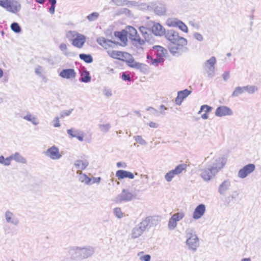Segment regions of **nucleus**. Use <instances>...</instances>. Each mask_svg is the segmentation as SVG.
I'll return each instance as SVG.
<instances>
[{
    "label": "nucleus",
    "instance_id": "1",
    "mask_svg": "<svg viewBox=\"0 0 261 261\" xmlns=\"http://www.w3.org/2000/svg\"><path fill=\"white\" fill-rule=\"evenodd\" d=\"M164 35L167 39L170 41L168 49L173 56L179 57L188 51V48L186 46L188 42L187 40L179 36L177 32L173 29L168 30Z\"/></svg>",
    "mask_w": 261,
    "mask_h": 261
},
{
    "label": "nucleus",
    "instance_id": "2",
    "mask_svg": "<svg viewBox=\"0 0 261 261\" xmlns=\"http://www.w3.org/2000/svg\"><path fill=\"white\" fill-rule=\"evenodd\" d=\"M0 6L14 14L19 12L21 8L20 3L16 0H0Z\"/></svg>",
    "mask_w": 261,
    "mask_h": 261
},
{
    "label": "nucleus",
    "instance_id": "3",
    "mask_svg": "<svg viewBox=\"0 0 261 261\" xmlns=\"http://www.w3.org/2000/svg\"><path fill=\"white\" fill-rule=\"evenodd\" d=\"M127 58L125 59H122V61L125 62L128 67L136 69H140L141 71L146 70V65L144 64L136 62L131 55L130 57Z\"/></svg>",
    "mask_w": 261,
    "mask_h": 261
},
{
    "label": "nucleus",
    "instance_id": "4",
    "mask_svg": "<svg viewBox=\"0 0 261 261\" xmlns=\"http://www.w3.org/2000/svg\"><path fill=\"white\" fill-rule=\"evenodd\" d=\"M158 224V220L155 217L149 216L143 219L139 225L145 231Z\"/></svg>",
    "mask_w": 261,
    "mask_h": 261
},
{
    "label": "nucleus",
    "instance_id": "5",
    "mask_svg": "<svg viewBox=\"0 0 261 261\" xmlns=\"http://www.w3.org/2000/svg\"><path fill=\"white\" fill-rule=\"evenodd\" d=\"M139 30L146 42L149 44H152L154 43L155 40L151 33L150 28L141 26L139 28Z\"/></svg>",
    "mask_w": 261,
    "mask_h": 261
},
{
    "label": "nucleus",
    "instance_id": "6",
    "mask_svg": "<svg viewBox=\"0 0 261 261\" xmlns=\"http://www.w3.org/2000/svg\"><path fill=\"white\" fill-rule=\"evenodd\" d=\"M216 167H211V165H208L207 168H206L201 170L200 175L201 177L205 181L210 180L213 176H214L217 173Z\"/></svg>",
    "mask_w": 261,
    "mask_h": 261
},
{
    "label": "nucleus",
    "instance_id": "7",
    "mask_svg": "<svg viewBox=\"0 0 261 261\" xmlns=\"http://www.w3.org/2000/svg\"><path fill=\"white\" fill-rule=\"evenodd\" d=\"M186 241V244L189 247V249L195 251L197 248L199 246V239L196 234L190 233V236H188Z\"/></svg>",
    "mask_w": 261,
    "mask_h": 261
},
{
    "label": "nucleus",
    "instance_id": "8",
    "mask_svg": "<svg viewBox=\"0 0 261 261\" xmlns=\"http://www.w3.org/2000/svg\"><path fill=\"white\" fill-rule=\"evenodd\" d=\"M136 198V195L132 194L128 190H122L120 194L116 198V201L120 202L122 201H129Z\"/></svg>",
    "mask_w": 261,
    "mask_h": 261
},
{
    "label": "nucleus",
    "instance_id": "9",
    "mask_svg": "<svg viewBox=\"0 0 261 261\" xmlns=\"http://www.w3.org/2000/svg\"><path fill=\"white\" fill-rule=\"evenodd\" d=\"M255 169L254 164H248L240 169L238 172V176L241 178H245L249 174L253 172Z\"/></svg>",
    "mask_w": 261,
    "mask_h": 261
},
{
    "label": "nucleus",
    "instance_id": "10",
    "mask_svg": "<svg viewBox=\"0 0 261 261\" xmlns=\"http://www.w3.org/2000/svg\"><path fill=\"white\" fill-rule=\"evenodd\" d=\"M67 256L71 259L81 260L80 247H70L67 249Z\"/></svg>",
    "mask_w": 261,
    "mask_h": 261
},
{
    "label": "nucleus",
    "instance_id": "11",
    "mask_svg": "<svg viewBox=\"0 0 261 261\" xmlns=\"http://www.w3.org/2000/svg\"><path fill=\"white\" fill-rule=\"evenodd\" d=\"M45 154L52 160H58L62 156L59 148L55 145L48 148L45 152Z\"/></svg>",
    "mask_w": 261,
    "mask_h": 261
},
{
    "label": "nucleus",
    "instance_id": "12",
    "mask_svg": "<svg viewBox=\"0 0 261 261\" xmlns=\"http://www.w3.org/2000/svg\"><path fill=\"white\" fill-rule=\"evenodd\" d=\"M215 114L217 117L231 116L233 115V112L227 106H220L216 109Z\"/></svg>",
    "mask_w": 261,
    "mask_h": 261
},
{
    "label": "nucleus",
    "instance_id": "13",
    "mask_svg": "<svg viewBox=\"0 0 261 261\" xmlns=\"http://www.w3.org/2000/svg\"><path fill=\"white\" fill-rule=\"evenodd\" d=\"M152 35L156 36H162L165 35L166 31L159 23L153 22V25L150 28Z\"/></svg>",
    "mask_w": 261,
    "mask_h": 261
},
{
    "label": "nucleus",
    "instance_id": "14",
    "mask_svg": "<svg viewBox=\"0 0 261 261\" xmlns=\"http://www.w3.org/2000/svg\"><path fill=\"white\" fill-rule=\"evenodd\" d=\"M152 49L156 51L155 54L156 58L163 63L165 60L164 57L168 54L167 50L160 45H154Z\"/></svg>",
    "mask_w": 261,
    "mask_h": 261
},
{
    "label": "nucleus",
    "instance_id": "15",
    "mask_svg": "<svg viewBox=\"0 0 261 261\" xmlns=\"http://www.w3.org/2000/svg\"><path fill=\"white\" fill-rule=\"evenodd\" d=\"M191 93L192 91L187 89L178 91L177 96L175 99L176 104L178 106L181 105L184 99L187 98Z\"/></svg>",
    "mask_w": 261,
    "mask_h": 261
},
{
    "label": "nucleus",
    "instance_id": "16",
    "mask_svg": "<svg viewBox=\"0 0 261 261\" xmlns=\"http://www.w3.org/2000/svg\"><path fill=\"white\" fill-rule=\"evenodd\" d=\"M108 53L109 55L114 58V59H117L119 60H121L122 59H125L128 58L127 57L130 56V54L124 51H116V50H113L111 51H108Z\"/></svg>",
    "mask_w": 261,
    "mask_h": 261
},
{
    "label": "nucleus",
    "instance_id": "17",
    "mask_svg": "<svg viewBox=\"0 0 261 261\" xmlns=\"http://www.w3.org/2000/svg\"><path fill=\"white\" fill-rule=\"evenodd\" d=\"M59 75L63 79H71L75 77L76 73L73 68H67L62 69Z\"/></svg>",
    "mask_w": 261,
    "mask_h": 261
},
{
    "label": "nucleus",
    "instance_id": "18",
    "mask_svg": "<svg viewBox=\"0 0 261 261\" xmlns=\"http://www.w3.org/2000/svg\"><path fill=\"white\" fill-rule=\"evenodd\" d=\"M76 37L72 39V44L78 48H81L86 41V37L82 34L76 33Z\"/></svg>",
    "mask_w": 261,
    "mask_h": 261
},
{
    "label": "nucleus",
    "instance_id": "19",
    "mask_svg": "<svg viewBox=\"0 0 261 261\" xmlns=\"http://www.w3.org/2000/svg\"><path fill=\"white\" fill-rule=\"evenodd\" d=\"M205 212V206L204 204H200L194 210L193 218L195 220L200 219L203 216Z\"/></svg>",
    "mask_w": 261,
    "mask_h": 261
},
{
    "label": "nucleus",
    "instance_id": "20",
    "mask_svg": "<svg viewBox=\"0 0 261 261\" xmlns=\"http://www.w3.org/2000/svg\"><path fill=\"white\" fill-rule=\"evenodd\" d=\"M5 217L7 223H11L15 226H17L19 224V220L10 211L8 210L6 212Z\"/></svg>",
    "mask_w": 261,
    "mask_h": 261
},
{
    "label": "nucleus",
    "instance_id": "21",
    "mask_svg": "<svg viewBox=\"0 0 261 261\" xmlns=\"http://www.w3.org/2000/svg\"><path fill=\"white\" fill-rule=\"evenodd\" d=\"M94 252V248L92 247L81 248L80 253L81 254V260L91 256Z\"/></svg>",
    "mask_w": 261,
    "mask_h": 261
},
{
    "label": "nucleus",
    "instance_id": "22",
    "mask_svg": "<svg viewBox=\"0 0 261 261\" xmlns=\"http://www.w3.org/2000/svg\"><path fill=\"white\" fill-rule=\"evenodd\" d=\"M116 176L119 179H122L125 178H128L131 179L134 178V175L132 172L124 170L117 171Z\"/></svg>",
    "mask_w": 261,
    "mask_h": 261
},
{
    "label": "nucleus",
    "instance_id": "23",
    "mask_svg": "<svg viewBox=\"0 0 261 261\" xmlns=\"http://www.w3.org/2000/svg\"><path fill=\"white\" fill-rule=\"evenodd\" d=\"M114 36L118 38L122 43L125 44H126L127 41V32L124 30L121 31H115L114 32Z\"/></svg>",
    "mask_w": 261,
    "mask_h": 261
},
{
    "label": "nucleus",
    "instance_id": "24",
    "mask_svg": "<svg viewBox=\"0 0 261 261\" xmlns=\"http://www.w3.org/2000/svg\"><path fill=\"white\" fill-rule=\"evenodd\" d=\"M89 165V162L87 160H76L74 163V166L77 169V171L85 170Z\"/></svg>",
    "mask_w": 261,
    "mask_h": 261
},
{
    "label": "nucleus",
    "instance_id": "25",
    "mask_svg": "<svg viewBox=\"0 0 261 261\" xmlns=\"http://www.w3.org/2000/svg\"><path fill=\"white\" fill-rule=\"evenodd\" d=\"M154 12L158 16H163L166 12V7L164 4H159L154 9Z\"/></svg>",
    "mask_w": 261,
    "mask_h": 261
},
{
    "label": "nucleus",
    "instance_id": "26",
    "mask_svg": "<svg viewBox=\"0 0 261 261\" xmlns=\"http://www.w3.org/2000/svg\"><path fill=\"white\" fill-rule=\"evenodd\" d=\"M230 187V182L228 180H225L219 187L218 192L221 195H224L226 191Z\"/></svg>",
    "mask_w": 261,
    "mask_h": 261
},
{
    "label": "nucleus",
    "instance_id": "27",
    "mask_svg": "<svg viewBox=\"0 0 261 261\" xmlns=\"http://www.w3.org/2000/svg\"><path fill=\"white\" fill-rule=\"evenodd\" d=\"M91 80V77L89 71L85 68L84 71L81 72V76L79 78V81L83 83H87L90 82Z\"/></svg>",
    "mask_w": 261,
    "mask_h": 261
},
{
    "label": "nucleus",
    "instance_id": "28",
    "mask_svg": "<svg viewBox=\"0 0 261 261\" xmlns=\"http://www.w3.org/2000/svg\"><path fill=\"white\" fill-rule=\"evenodd\" d=\"M226 162V159L223 158H219L218 159L215 160V162L213 163V165H211V167H216L217 173L218 170L224 167Z\"/></svg>",
    "mask_w": 261,
    "mask_h": 261
},
{
    "label": "nucleus",
    "instance_id": "29",
    "mask_svg": "<svg viewBox=\"0 0 261 261\" xmlns=\"http://www.w3.org/2000/svg\"><path fill=\"white\" fill-rule=\"evenodd\" d=\"M187 165L185 164H181L175 168V169L170 170V172L174 176V177L176 175L180 174L184 170H186L187 168Z\"/></svg>",
    "mask_w": 261,
    "mask_h": 261
},
{
    "label": "nucleus",
    "instance_id": "30",
    "mask_svg": "<svg viewBox=\"0 0 261 261\" xmlns=\"http://www.w3.org/2000/svg\"><path fill=\"white\" fill-rule=\"evenodd\" d=\"M145 230L140 226L139 224L133 229L132 232V238L136 239L141 236Z\"/></svg>",
    "mask_w": 261,
    "mask_h": 261
},
{
    "label": "nucleus",
    "instance_id": "31",
    "mask_svg": "<svg viewBox=\"0 0 261 261\" xmlns=\"http://www.w3.org/2000/svg\"><path fill=\"white\" fill-rule=\"evenodd\" d=\"M77 174H80L79 180L85 182L86 185H91L92 178L88 177L86 174L83 173L81 171H77Z\"/></svg>",
    "mask_w": 261,
    "mask_h": 261
},
{
    "label": "nucleus",
    "instance_id": "32",
    "mask_svg": "<svg viewBox=\"0 0 261 261\" xmlns=\"http://www.w3.org/2000/svg\"><path fill=\"white\" fill-rule=\"evenodd\" d=\"M11 156L12 158V160H15L16 162L22 164H26L27 160L23 158L19 153L15 152L14 154H12Z\"/></svg>",
    "mask_w": 261,
    "mask_h": 261
},
{
    "label": "nucleus",
    "instance_id": "33",
    "mask_svg": "<svg viewBox=\"0 0 261 261\" xmlns=\"http://www.w3.org/2000/svg\"><path fill=\"white\" fill-rule=\"evenodd\" d=\"M79 58L81 60H83L85 63L88 64L91 63L93 61V57L90 54H80L79 55Z\"/></svg>",
    "mask_w": 261,
    "mask_h": 261
},
{
    "label": "nucleus",
    "instance_id": "34",
    "mask_svg": "<svg viewBox=\"0 0 261 261\" xmlns=\"http://www.w3.org/2000/svg\"><path fill=\"white\" fill-rule=\"evenodd\" d=\"M73 131L71 129L67 130V133L71 138H76L80 141H83L84 140V134L82 131L77 135L73 134Z\"/></svg>",
    "mask_w": 261,
    "mask_h": 261
},
{
    "label": "nucleus",
    "instance_id": "35",
    "mask_svg": "<svg viewBox=\"0 0 261 261\" xmlns=\"http://www.w3.org/2000/svg\"><path fill=\"white\" fill-rule=\"evenodd\" d=\"M59 48L61 50H62L64 54L66 56H71V57H74L76 56V54L74 52H68L67 51V45L65 43H61L60 44L59 46Z\"/></svg>",
    "mask_w": 261,
    "mask_h": 261
},
{
    "label": "nucleus",
    "instance_id": "36",
    "mask_svg": "<svg viewBox=\"0 0 261 261\" xmlns=\"http://www.w3.org/2000/svg\"><path fill=\"white\" fill-rule=\"evenodd\" d=\"M126 31L127 32V34L129 35V39L132 40V38L134 37H136L139 35L138 34L137 31L136 30L135 28L132 26H128L127 27V30Z\"/></svg>",
    "mask_w": 261,
    "mask_h": 261
},
{
    "label": "nucleus",
    "instance_id": "37",
    "mask_svg": "<svg viewBox=\"0 0 261 261\" xmlns=\"http://www.w3.org/2000/svg\"><path fill=\"white\" fill-rule=\"evenodd\" d=\"M148 60V63L154 66H158L160 63H163L161 61H160L158 58L154 59L150 55H148L146 57Z\"/></svg>",
    "mask_w": 261,
    "mask_h": 261
},
{
    "label": "nucleus",
    "instance_id": "38",
    "mask_svg": "<svg viewBox=\"0 0 261 261\" xmlns=\"http://www.w3.org/2000/svg\"><path fill=\"white\" fill-rule=\"evenodd\" d=\"M23 119L28 121L31 122L34 125H36L39 124V122L37 120V117L32 115L30 114H28L27 115L24 116L23 117Z\"/></svg>",
    "mask_w": 261,
    "mask_h": 261
},
{
    "label": "nucleus",
    "instance_id": "39",
    "mask_svg": "<svg viewBox=\"0 0 261 261\" xmlns=\"http://www.w3.org/2000/svg\"><path fill=\"white\" fill-rule=\"evenodd\" d=\"M11 160H12V158L11 156V155L6 158H5L3 155L0 156V164H3L5 166L10 165Z\"/></svg>",
    "mask_w": 261,
    "mask_h": 261
},
{
    "label": "nucleus",
    "instance_id": "40",
    "mask_svg": "<svg viewBox=\"0 0 261 261\" xmlns=\"http://www.w3.org/2000/svg\"><path fill=\"white\" fill-rule=\"evenodd\" d=\"M10 28L11 30L15 33H19L21 31V28L18 23L16 22L12 23Z\"/></svg>",
    "mask_w": 261,
    "mask_h": 261
},
{
    "label": "nucleus",
    "instance_id": "41",
    "mask_svg": "<svg viewBox=\"0 0 261 261\" xmlns=\"http://www.w3.org/2000/svg\"><path fill=\"white\" fill-rule=\"evenodd\" d=\"M99 16V14L98 12H94L88 15L86 18L89 21H94L96 20Z\"/></svg>",
    "mask_w": 261,
    "mask_h": 261
},
{
    "label": "nucleus",
    "instance_id": "42",
    "mask_svg": "<svg viewBox=\"0 0 261 261\" xmlns=\"http://www.w3.org/2000/svg\"><path fill=\"white\" fill-rule=\"evenodd\" d=\"M245 91L243 89V87H237L235 88L234 90L232 92L231 94V97H238L239 95L242 94Z\"/></svg>",
    "mask_w": 261,
    "mask_h": 261
},
{
    "label": "nucleus",
    "instance_id": "43",
    "mask_svg": "<svg viewBox=\"0 0 261 261\" xmlns=\"http://www.w3.org/2000/svg\"><path fill=\"white\" fill-rule=\"evenodd\" d=\"M244 91H247L249 94H253L257 90V88L255 86L247 85L243 86Z\"/></svg>",
    "mask_w": 261,
    "mask_h": 261
},
{
    "label": "nucleus",
    "instance_id": "44",
    "mask_svg": "<svg viewBox=\"0 0 261 261\" xmlns=\"http://www.w3.org/2000/svg\"><path fill=\"white\" fill-rule=\"evenodd\" d=\"M216 63V59L215 57H212L210 59L206 60L204 63V67L209 66H215Z\"/></svg>",
    "mask_w": 261,
    "mask_h": 261
},
{
    "label": "nucleus",
    "instance_id": "45",
    "mask_svg": "<svg viewBox=\"0 0 261 261\" xmlns=\"http://www.w3.org/2000/svg\"><path fill=\"white\" fill-rule=\"evenodd\" d=\"M213 108L207 105H202L198 114H200L202 111H204L205 113H208L212 111Z\"/></svg>",
    "mask_w": 261,
    "mask_h": 261
},
{
    "label": "nucleus",
    "instance_id": "46",
    "mask_svg": "<svg viewBox=\"0 0 261 261\" xmlns=\"http://www.w3.org/2000/svg\"><path fill=\"white\" fill-rule=\"evenodd\" d=\"M176 27H178L181 31L185 33L188 32V28L187 26L181 20L178 21V25Z\"/></svg>",
    "mask_w": 261,
    "mask_h": 261
},
{
    "label": "nucleus",
    "instance_id": "47",
    "mask_svg": "<svg viewBox=\"0 0 261 261\" xmlns=\"http://www.w3.org/2000/svg\"><path fill=\"white\" fill-rule=\"evenodd\" d=\"M49 3L51 4L50 7L48 8V11L51 14H54L55 12V8L57 4L56 0H49Z\"/></svg>",
    "mask_w": 261,
    "mask_h": 261
},
{
    "label": "nucleus",
    "instance_id": "48",
    "mask_svg": "<svg viewBox=\"0 0 261 261\" xmlns=\"http://www.w3.org/2000/svg\"><path fill=\"white\" fill-rule=\"evenodd\" d=\"M96 41L100 45L102 46V47H106V45H105L104 44L106 42V41L110 42V40L106 39L103 37H99L97 38Z\"/></svg>",
    "mask_w": 261,
    "mask_h": 261
},
{
    "label": "nucleus",
    "instance_id": "49",
    "mask_svg": "<svg viewBox=\"0 0 261 261\" xmlns=\"http://www.w3.org/2000/svg\"><path fill=\"white\" fill-rule=\"evenodd\" d=\"M177 225V221L171 217L168 222V228L170 230L174 229Z\"/></svg>",
    "mask_w": 261,
    "mask_h": 261
},
{
    "label": "nucleus",
    "instance_id": "50",
    "mask_svg": "<svg viewBox=\"0 0 261 261\" xmlns=\"http://www.w3.org/2000/svg\"><path fill=\"white\" fill-rule=\"evenodd\" d=\"M184 213L180 212L173 214L171 217L177 222L181 220L184 217Z\"/></svg>",
    "mask_w": 261,
    "mask_h": 261
},
{
    "label": "nucleus",
    "instance_id": "51",
    "mask_svg": "<svg viewBox=\"0 0 261 261\" xmlns=\"http://www.w3.org/2000/svg\"><path fill=\"white\" fill-rule=\"evenodd\" d=\"M179 20L177 19H175L174 20L171 19H169L167 21V24L171 27H176L178 25V21Z\"/></svg>",
    "mask_w": 261,
    "mask_h": 261
},
{
    "label": "nucleus",
    "instance_id": "52",
    "mask_svg": "<svg viewBox=\"0 0 261 261\" xmlns=\"http://www.w3.org/2000/svg\"><path fill=\"white\" fill-rule=\"evenodd\" d=\"M132 40L138 43L140 45H144L145 43L146 42L145 40L141 39L139 35L137 36L136 37L132 38Z\"/></svg>",
    "mask_w": 261,
    "mask_h": 261
},
{
    "label": "nucleus",
    "instance_id": "53",
    "mask_svg": "<svg viewBox=\"0 0 261 261\" xmlns=\"http://www.w3.org/2000/svg\"><path fill=\"white\" fill-rule=\"evenodd\" d=\"M205 68L207 69V76L210 77H213L215 75V66H209Z\"/></svg>",
    "mask_w": 261,
    "mask_h": 261
},
{
    "label": "nucleus",
    "instance_id": "54",
    "mask_svg": "<svg viewBox=\"0 0 261 261\" xmlns=\"http://www.w3.org/2000/svg\"><path fill=\"white\" fill-rule=\"evenodd\" d=\"M135 140L142 145H145L147 144V142L145 141L144 139L142 138L141 136H136L134 137Z\"/></svg>",
    "mask_w": 261,
    "mask_h": 261
},
{
    "label": "nucleus",
    "instance_id": "55",
    "mask_svg": "<svg viewBox=\"0 0 261 261\" xmlns=\"http://www.w3.org/2000/svg\"><path fill=\"white\" fill-rule=\"evenodd\" d=\"M114 213L115 215L118 218H121L123 217V213L120 207H116L114 209Z\"/></svg>",
    "mask_w": 261,
    "mask_h": 261
},
{
    "label": "nucleus",
    "instance_id": "56",
    "mask_svg": "<svg viewBox=\"0 0 261 261\" xmlns=\"http://www.w3.org/2000/svg\"><path fill=\"white\" fill-rule=\"evenodd\" d=\"M111 127V125L110 124H100L99 125V128L100 129L104 132H107L109 131Z\"/></svg>",
    "mask_w": 261,
    "mask_h": 261
},
{
    "label": "nucleus",
    "instance_id": "57",
    "mask_svg": "<svg viewBox=\"0 0 261 261\" xmlns=\"http://www.w3.org/2000/svg\"><path fill=\"white\" fill-rule=\"evenodd\" d=\"M112 44H114L116 45H120V43H119L118 42L110 40V42L106 41V42L104 44L105 45H106V47H103L107 49L108 47H112Z\"/></svg>",
    "mask_w": 261,
    "mask_h": 261
},
{
    "label": "nucleus",
    "instance_id": "58",
    "mask_svg": "<svg viewBox=\"0 0 261 261\" xmlns=\"http://www.w3.org/2000/svg\"><path fill=\"white\" fill-rule=\"evenodd\" d=\"M121 79L124 81L130 82L131 81V77L130 75L126 73L125 72L122 73Z\"/></svg>",
    "mask_w": 261,
    "mask_h": 261
},
{
    "label": "nucleus",
    "instance_id": "59",
    "mask_svg": "<svg viewBox=\"0 0 261 261\" xmlns=\"http://www.w3.org/2000/svg\"><path fill=\"white\" fill-rule=\"evenodd\" d=\"M120 14H124L127 16H130L131 15V11L125 8H122L119 10Z\"/></svg>",
    "mask_w": 261,
    "mask_h": 261
},
{
    "label": "nucleus",
    "instance_id": "60",
    "mask_svg": "<svg viewBox=\"0 0 261 261\" xmlns=\"http://www.w3.org/2000/svg\"><path fill=\"white\" fill-rule=\"evenodd\" d=\"M174 176L172 174L170 171H169L165 175V179L168 182H170L173 178Z\"/></svg>",
    "mask_w": 261,
    "mask_h": 261
},
{
    "label": "nucleus",
    "instance_id": "61",
    "mask_svg": "<svg viewBox=\"0 0 261 261\" xmlns=\"http://www.w3.org/2000/svg\"><path fill=\"white\" fill-rule=\"evenodd\" d=\"M73 109L68 111H63L60 113V118H64L65 116H68L70 115Z\"/></svg>",
    "mask_w": 261,
    "mask_h": 261
},
{
    "label": "nucleus",
    "instance_id": "62",
    "mask_svg": "<svg viewBox=\"0 0 261 261\" xmlns=\"http://www.w3.org/2000/svg\"><path fill=\"white\" fill-rule=\"evenodd\" d=\"M193 36L195 39L199 41H202L203 40V37L202 35L198 32L194 33L193 34Z\"/></svg>",
    "mask_w": 261,
    "mask_h": 261
},
{
    "label": "nucleus",
    "instance_id": "63",
    "mask_svg": "<svg viewBox=\"0 0 261 261\" xmlns=\"http://www.w3.org/2000/svg\"><path fill=\"white\" fill-rule=\"evenodd\" d=\"M124 5H130L132 6H138V2L136 1H129L128 0L123 1Z\"/></svg>",
    "mask_w": 261,
    "mask_h": 261
},
{
    "label": "nucleus",
    "instance_id": "64",
    "mask_svg": "<svg viewBox=\"0 0 261 261\" xmlns=\"http://www.w3.org/2000/svg\"><path fill=\"white\" fill-rule=\"evenodd\" d=\"M140 259L143 261H150L151 256L149 254H146L141 256Z\"/></svg>",
    "mask_w": 261,
    "mask_h": 261
}]
</instances>
